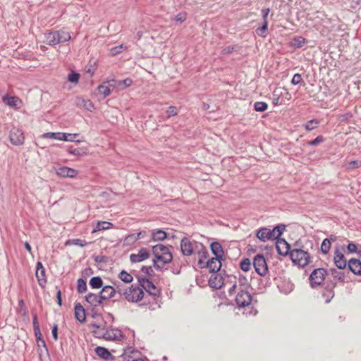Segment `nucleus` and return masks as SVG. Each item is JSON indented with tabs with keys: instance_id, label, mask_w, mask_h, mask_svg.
Here are the masks:
<instances>
[{
	"instance_id": "13",
	"label": "nucleus",
	"mask_w": 361,
	"mask_h": 361,
	"mask_svg": "<svg viewBox=\"0 0 361 361\" xmlns=\"http://www.w3.org/2000/svg\"><path fill=\"white\" fill-rule=\"evenodd\" d=\"M123 337V334L120 329L111 328L105 331L104 339L106 341H121Z\"/></svg>"
},
{
	"instance_id": "5",
	"label": "nucleus",
	"mask_w": 361,
	"mask_h": 361,
	"mask_svg": "<svg viewBox=\"0 0 361 361\" xmlns=\"http://www.w3.org/2000/svg\"><path fill=\"white\" fill-rule=\"evenodd\" d=\"M253 266L259 276H264L268 273V265L263 255L258 254L254 257Z\"/></svg>"
},
{
	"instance_id": "4",
	"label": "nucleus",
	"mask_w": 361,
	"mask_h": 361,
	"mask_svg": "<svg viewBox=\"0 0 361 361\" xmlns=\"http://www.w3.org/2000/svg\"><path fill=\"white\" fill-rule=\"evenodd\" d=\"M144 291L142 288L137 286L132 285L130 287L125 288L123 290V296L125 299L130 302L136 303L144 298Z\"/></svg>"
},
{
	"instance_id": "25",
	"label": "nucleus",
	"mask_w": 361,
	"mask_h": 361,
	"mask_svg": "<svg viewBox=\"0 0 361 361\" xmlns=\"http://www.w3.org/2000/svg\"><path fill=\"white\" fill-rule=\"evenodd\" d=\"M74 312L75 317L78 322L82 323L85 321V311L84 307L80 303H77L75 305Z\"/></svg>"
},
{
	"instance_id": "31",
	"label": "nucleus",
	"mask_w": 361,
	"mask_h": 361,
	"mask_svg": "<svg viewBox=\"0 0 361 361\" xmlns=\"http://www.w3.org/2000/svg\"><path fill=\"white\" fill-rule=\"evenodd\" d=\"M42 137L44 138H51L54 140H63V139H66L65 133H46L42 135Z\"/></svg>"
},
{
	"instance_id": "29",
	"label": "nucleus",
	"mask_w": 361,
	"mask_h": 361,
	"mask_svg": "<svg viewBox=\"0 0 361 361\" xmlns=\"http://www.w3.org/2000/svg\"><path fill=\"white\" fill-rule=\"evenodd\" d=\"M166 238V233L161 229H157L152 233V238L154 241L163 240Z\"/></svg>"
},
{
	"instance_id": "28",
	"label": "nucleus",
	"mask_w": 361,
	"mask_h": 361,
	"mask_svg": "<svg viewBox=\"0 0 361 361\" xmlns=\"http://www.w3.org/2000/svg\"><path fill=\"white\" fill-rule=\"evenodd\" d=\"M114 224L108 221H98L95 228L93 229L92 233L100 231L107 230L113 228Z\"/></svg>"
},
{
	"instance_id": "19",
	"label": "nucleus",
	"mask_w": 361,
	"mask_h": 361,
	"mask_svg": "<svg viewBox=\"0 0 361 361\" xmlns=\"http://www.w3.org/2000/svg\"><path fill=\"white\" fill-rule=\"evenodd\" d=\"M348 267L354 274L360 276L361 275V261L352 258L348 262Z\"/></svg>"
},
{
	"instance_id": "34",
	"label": "nucleus",
	"mask_w": 361,
	"mask_h": 361,
	"mask_svg": "<svg viewBox=\"0 0 361 361\" xmlns=\"http://www.w3.org/2000/svg\"><path fill=\"white\" fill-rule=\"evenodd\" d=\"M67 152L70 154L78 155V156H84L87 154V148L73 149L71 147V148L68 149Z\"/></svg>"
},
{
	"instance_id": "8",
	"label": "nucleus",
	"mask_w": 361,
	"mask_h": 361,
	"mask_svg": "<svg viewBox=\"0 0 361 361\" xmlns=\"http://www.w3.org/2000/svg\"><path fill=\"white\" fill-rule=\"evenodd\" d=\"M235 300L238 307H245L251 305L252 297L249 291L240 290L238 292Z\"/></svg>"
},
{
	"instance_id": "15",
	"label": "nucleus",
	"mask_w": 361,
	"mask_h": 361,
	"mask_svg": "<svg viewBox=\"0 0 361 361\" xmlns=\"http://www.w3.org/2000/svg\"><path fill=\"white\" fill-rule=\"evenodd\" d=\"M276 248L279 255L281 256H286L288 254L290 255V245L284 240L277 238Z\"/></svg>"
},
{
	"instance_id": "36",
	"label": "nucleus",
	"mask_w": 361,
	"mask_h": 361,
	"mask_svg": "<svg viewBox=\"0 0 361 361\" xmlns=\"http://www.w3.org/2000/svg\"><path fill=\"white\" fill-rule=\"evenodd\" d=\"M118 278L121 281L125 283H130L133 279V276L124 270L119 273Z\"/></svg>"
},
{
	"instance_id": "11",
	"label": "nucleus",
	"mask_w": 361,
	"mask_h": 361,
	"mask_svg": "<svg viewBox=\"0 0 361 361\" xmlns=\"http://www.w3.org/2000/svg\"><path fill=\"white\" fill-rule=\"evenodd\" d=\"M11 142L14 145H21L24 143L25 137L23 132L16 128H13L9 134Z\"/></svg>"
},
{
	"instance_id": "47",
	"label": "nucleus",
	"mask_w": 361,
	"mask_h": 361,
	"mask_svg": "<svg viewBox=\"0 0 361 361\" xmlns=\"http://www.w3.org/2000/svg\"><path fill=\"white\" fill-rule=\"evenodd\" d=\"M92 333L96 338H104L105 331H103L102 329H92Z\"/></svg>"
},
{
	"instance_id": "60",
	"label": "nucleus",
	"mask_w": 361,
	"mask_h": 361,
	"mask_svg": "<svg viewBox=\"0 0 361 361\" xmlns=\"http://www.w3.org/2000/svg\"><path fill=\"white\" fill-rule=\"evenodd\" d=\"M141 271L147 276H150L153 273L152 267L148 266H143L141 269Z\"/></svg>"
},
{
	"instance_id": "58",
	"label": "nucleus",
	"mask_w": 361,
	"mask_h": 361,
	"mask_svg": "<svg viewBox=\"0 0 361 361\" xmlns=\"http://www.w3.org/2000/svg\"><path fill=\"white\" fill-rule=\"evenodd\" d=\"M107 257L104 255H97L94 257V260L97 263H105Z\"/></svg>"
},
{
	"instance_id": "63",
	"label": "nucleus",
	"mask_w": 361,
	"mask_h": 361,
	"mask_svg": "<svg viewBox=\"0 0 361 361\" xmlns=\"http://www.w3.org/2000/svg\"><path fill=\"white\" fill-rule=\"evenodd\" d=\"M51 334H52V336H53L54 341H57L58 340V325L57 324L54 325L52 330H51Z\"/></svg>"
},
{
	"instance_id": "41",
	"label": "nucleus",
	"mask_w": 361,
	"mask_h": 361,
	"mask_svg": "<svg viewBox=\"0 0 361 361\" xmlns=\"http://www.w3.org/2000/svg\"><path fill=\"white\" fill-rule=\"evenodd\" d=\"M77 290L79 293H83L87 290L86 281L82 279H79L77 281Z\"/></svg>"
},
{
	"instance_id": "59",
	"label": "nucleus",
	"mask_w": 361,
	"mask_h": 361,
	"mask_svg": "<svg viewBox=\"0 0 361 361\" xmlns=\"http://www.w3.org/2000/svg\"><path fill=\"white\" fill-rule=\"evenodd\" d=\"M133 80L130 78H126L118 82V85H123L124 87H129L132 85Z\"/></svg>"
},
{
	"instance_id": "45",
	"label": "nucleus",
	"mask_w": 361,
	"mask_h": 361,
	"mask_svg": "<svg viewBox=\"0 0 361 361\" xmlns=\"http://www.w3.org/2000/svg\"><path fill=\"white\" fill-rule=\"evenodd\" d=\"M353 118V114L351 112H345L344 114H341L338 115V119L340 122H347L350 121Z\"/></svg>"
},
{
	"instance_id": "44",
	"label": "nucleus",
	"mask_w": 361,
	"mask_h": 361,
	"mask_svg": "<svg viewBox=\"0 0 361 361\" xmlns=\"http://www.w3.org/2000/svg\"><path fill=\"white\" fill-rule=\"evenodd\" d=\"M240 269L244 271H247L250 269L251 262L248 258L243 259L240 264Z\"/></svg>"
},
{
	"instance_id": "12",
	"label": "nucleus",
	"mask_w": 361,
	"mask_h": 361,
	"mask_svg": "<svg viewBox=\"0 0 361 361\" xmlns=\"http://www.w3.org/2000/svg\"><path fill=\"white\" fill-rule=\"evenodd\" d=\"M56 174L61 178H75L78 176V171L73 168L61 166L56 169Z\"/></svg>"
},
{
	"instance_id": "49",
	"label": "nucleus",
	"mask_w": 361,
	"mask_h": 361,
	"mask_svg": "<svg viewBox=\"0 0 361 361\" xmlns=\"http://www.w3.org/2000/svg\"><path fill=\"white\" fill-rule=\"evenodd\" d=\"M78 136V134H70V133H65V137L66 139H63V141H68V142H80V140H75V138Z\"/></svg>"
},
{
	"instance_id": "26",
	"label": "nucleus",
	"mask_w": 361,
	"mask_h": 361,
	"mask_svg": "<svg viewBox=\"0 0 361 361\" xmlns=\"http://www.w3.org/2000/svg\"><path fill=\"white\" fill-rule=\"evenodd\" d=\"M336 286V283H332L331 286H329L325 288L322 293V297L325 300L326 303L330 302L331 299L334 297V288Z\"/></svg>"
},
{
	"instance_id": "2",
	"label": "nucleus",
	"mask_w": 361,
	"mask_h": 361,
	"mask_svg": "<svg viewBox=\"0 0 361 361\" xmlns=\"http://www.w3.org/2000/svg\"><path fill=\"white\" fill-rule=\"evenodd\" d=\"M285 231V226L283 224L275 226L272 230L263 227L257 232V238L262 242L279 238Z\"/></svg>"
},
{
	"instance_id": "18",
	"label": "nucleus",
	"mask_w": 361,
	"mask_h": 361,
	"mask_svg": "<svg viewBox=\"0 0 361 361\" xmlns=\"http://www.w3.org/2000/svg\"><path fill=\"white\" fill-rule=\"evenodd\" d=\"M86 301L92 307H98L103 302L102 296L99 294L89 293L85 296Z\"/></svg>"
},
{
	"instance_id": "27",
	"label": "nucleus",
	"mask_w": 361,
	"mask_h": 361,
	"mask_svg": "<svg viewBox=\"0 0 361 361\" xmlns=\"http://www.w3.org/2000/svg\"><path fill=\"white\" fill-rule=\"evenodd\" d=\"M95 353L102 359L109 360L113 358L112 355L106 348L98 346L94 350Z\"/></svg>"
},
{
	"instance_id": "56",
	"label": "nucleus",
	"mask_w": 361,
	"mask_h": 361,
	"mask_svg": "<svg viewBox=\"0 0 361 361\" xmlns=\"http://www.w3.org/2000/svg\"><path fill=\"white\" fill-rule=\"evenodd\" d=\"M347 250L350 253H355L357 252V246L354 243H350L347 245Z\"/></svg>"
},
{
	"instance_id": "10",
	"label": "nucleus",
	"mask_w": 361,
	"mask_h": 361,
	"mask_svg": "<svg viewBox=\"0 0 361 361\" xmlns=\"http://www.w3.org/2000/svg\"><path fill=\"white\" fill-rule=\"evenodd\" d=\"M138 282L141 288L145 289L146 292L150 295L156 296L159 294V291L154 284L145 277H140Z\"/></svg>"
},
{
	"instance_id": "52",
	"label": "nucleus",
	"mask_w": 361,
	"mask_h": 361,
	"mask_svg": "<svg viewBox=\"0 0 361 361\" xmlns=\"http://www.w3.org/2000/svg\"><path fill=\"white\" fill-rule=\"evenodd\" d=\"M186 17H187V15L185 13H179L173 18V20L183 23L186 20Z\"/></svg>"
},
{
	"instance_id": "14",
	"label": "nucleus",
	"mask_w": 361,
	"mask_h": 361,
	"mask_svg": "<svg viewBox=\"0 0 361 361\" xmlns=\"http://www.w3.org/2000/svg\"><path fill=\"white\" fill-rule=\"evenodd\" d=\"M35 276L39 285L42 288H44L47 283V278L45 274V269L40 262H37V263Z\"/></svg>"
},
{
	"instance_id": "24",
	"label": "nucleus",
	"mask_w": 361,
	"mask_h": 361,
	"mask_svg": "<svg viewBox=\"0 0 361 361\" xmlns=\"http://www.w3.org/2000/svg\"><path fill=\"white\" fill-rule=\"evenodd\" d=\"M212 254L218 258H224V252L221 245L219 242H213L210 245Z\"/></svg>"
},
{
	"instance_id": "35",
	"label": "nucleus",
	"mask_w": 361,
	"mask_h": 361,
	"mask_svg": "<svg viewBox=\"0 0 361 361\" xmlns=\"http://www.w3.org/2000/svg\"><path fill=\"white\" fill-rule=\"evenodd\" d=\"M35 336L37 340V346L39 348L40 346L43 347L47 353H48V348L47 347L45 341L42 338V334L40 331H38L37 334V333H34Z\"/></svg>"
},
{
	"instance_id": "62",
	"label": "nucleus",
	"mask_w": 361,
	"mask_h": 361,
	"mask_svg": "<svg viewBox=\"0 0 361 361\" xmlns=\"http://www.w3.org/2000/svg\"><path fill=\"white\" fill-rule=\"evenodd\" d=\"M234 50H235L234 47H232V46H228V47H224V48L222 49L221 53H222L223 54H231V53H232Z\"/></svg>"
},
{
	"instance_id": "38",
	"label": "nucleus",
	"mask_w": 361,
	"mask_h": 361,
	"mask_svg": "<svg viewBox=\"0 0 361 361\" xmlns=\"http://www.w3.org/2000/svg\"><path fill=\"white\" fill-rule=\"evenodd\" d=\"M319 124V121L317 119H312L307 121V123L304 126L305 128L307 131H311L317 128Z\"/></svg>"
},
{
	"instance_id": "30",
	"label": "nucleus",
	"mask_w": 361,
	"mask_h": 361,
	"mask_svg": "<svg viewBox=\"0 0 361 361\" xmlns=\"http://www.w3.org/2000/svg\"><path fill=\"white\" fill-rule=\"evenodd\" d=\"M152 252H156L157 254L164 255L166 253H171L169 247L162 244H157L154 246H152Z\"/></svg>"
},
{
	"instance_id": "3",
	"label": "nucleus",
	"mask_w": 361,
	"mask_h": 361,
	"mask_svg": "<svg viewBox=\"0 0 361 361\" xmlns=\"http://www.w3.org/2000/svg\"><path fill=\"white\" fill-rule=\"evenodd\" d=\"M290 257L294 264L305 267L310 262V255L307 251L300 248H294L290 252Z\"/></svg>"
},
{
	"instance_id": "1",
	"label": "nucleus",
	"mask_w": 361,
	"mask_h": 361,
	"mask_svg": "<svg viewBox=\"0 0 361 361\" xmlns=\"http://www.w3.org/2000/svg\"><path fill=\"white\" fill-rule=\"evenodd\" d=\"M180 245L181 252L184 256L197 255L199 264L204 263V259L208 257V251L202 243L191 240L187 237H183L181 239Z\"/></svg>"
},
{
	"instance_id": "22",
	"label": "nucleus",
	"mask_w": 361,
	"mask_h": 361,
	"mask_svg": "<svg viewBox=\"0 0 361 361\" xmlns=\"http://www.w3.org/2000/svg\"><path fill=\"white\" fill-rule=\"evenodd\" d=\"M208 283L209 286L214 289H219L224 285L223 278L219 274H214L211 276Z\"/></svg>"
},
{
	"instance_id": "16",
	"label": "nucleus",
	"mask_w": 361,
	"mask_h": 361,
	"mask_svg": "<svg viewBox=\"0 0 361 361\" xmlns=\"http://www.w3.org/2000/svg\"><path fill=\"white\" fill-rule=\"evenodd\" d=\"M225 258H218L214 257L211 258L207 262V267L209 269V271L214 274L217 273L221 267V260Z\"/></svg>"
},
{
	"instance_id": "9",
	"label": "nucleus",
	"mask_w": 361,
	"mask_h": 361,
	"mask_svg": "<svg viewBox=\"0 0 361 361\" xmlns=\"http://www.w3.org/2000/svg\"><path fill=\"white\" fill-rule=\"evenodd\" d=\"M155 259H153V265L156 269H161L166 264L171 262L173 256L171 253L164 255L157 254L153 252Z\"/></svg>"
},
{
	"instance_id": "32",
	"label": "nucleus",
	"mask_w": 361,
	"mask_h": 361,
	"mask_svg": "<svg viewBox=\"0 0 361 361\" xmlns=\"http://www.w3.org/2000/svg\"><path fill=\"white\" fill-rule=\"evenodd\" d=\"M56 32L59 33L58 39L60 43L68 42L71 38L70 33L64 30H56Z\"/></svg>"
},
{
	"instance_id": "57",
	"label": "nucleus",
	"mask_w": 361,
	"mask_h": 361,
	"mask_svg": "<svg viewBox=\"0 0 361 361\" xmlns=\"http://www.w3.org/2000/svg\"><path fill=\"white\" fill-rule=\"evenodd\" d=\"M73 244L75 245L80 246V247H85L88 244V243L86 242L85 240L78 238V239L73 240Z\"/></svg>"
},
{
	"instance_id": "21",
	"label": "nucleus",
	"mask_w": 361,
	"mask_h": 361,
	"mask_svg": "<svg viewBox=\"0 0 361 361\" xmlns=\"http://www.w3.org/2000/svg\"><path fill=\"white\" fill-rule=\"evenodd\" d=\"M145 234V231H140L137 233H132L128 235L123 240V245L130 246L133 245L138 239L143 238Z\"/></svg>"
},
{
	"instance_id": "6",
	"label": "nucleus",
	"mask_w": 361,
	"mask_h": 361,
	"mask_svg": "<svg viewBox=\"0 0 361 361\" xmlns=\"http://www.w3.org/2000/svg\"><path fill=\"white\" fill-rule=\"evenodd\" d=\"M344 247L336 246L334 251V262L339 269H344L348 266L347 260L343 254Z\"/></svg>"
},
{
	"instance_id": "23",
	"label": "nucleus",
	"mask_w": 361,
	"mask_h": 361,
	"mask_svg": "<svg viewBox=\"0 0 361 361\" xmlns=\"http://www.w3.org/2000/svg\"><path fill=\"white\" fill-rule=\"evenodd\" d=\"M59 33L56 31H51L45 34V42L50 46H55L60 43L58 39Z\"/></svg>"
},
{
	"instance_id": "17",
	"label": "nucleus",
	"mask_w": 361,
	"mask_h": 361,
	"mask_svg": "<svg viewBox=\"0 0 361 361\" xmlns=\"http://www.w3.org/2000/svg\"><path fill=\"white\" fill-rule=\"evenodd\" d=\"M149 257V252L146 248H141L137 254H131L130 259L133 263L140 262Z\"/></svg>"
},
{
	"instance_id": "40",
	"label": "nucleus",
	"mask_w": 361,
	"mask_h": 361,
	"mask_svg": "<svg viewBox=\"0 0 361 361\" xmlns=\"http://www.w3.org/2000/svg\"><path fill=\"white\" fill-rule=\"evenodd\" d=\"M331 274L333 276L334 279H338L340 281L343 282L345 281V275L344 273L341 271H338L335 268L330 269Z\"/></svg>"
},
{
	"instance_id": "55",
	"label": "nucleus",
	"mask_w": 361,
	"mask_h": 361,
	"mask_svg": "<svg viewBox=\"0 0 361 361\" xmlns=\"http://www.w3.org/2000/svg\"><path fill=\"white\" fill-rule=\"evenodd\" d=\"M166 113L168 117L174 116L178 114L177 108L176 106H171L168 108Z\"/></svg>"
},
{
	"instance_id": "37",
	"label": "nucleus",
	"mask_w": 361,
	"mask_h": 361,
	"mask_svg": "<svg viewBox=\"0 0 361 361\" xmlns=\"http://www.w3.org/2000/svg\"><path fill=\"white\" fill-rule=\"evenodd\" d=\"M268 30V22H264L263 25L260 27L256 29V33L263 37L265 38L267 36V31Z\"/></svg>"
},
{
	"instance_id": "54",
	"label": "nucleus",
	"mask_w": 361,
	"mask_h": 361,
	"mask_svg": "<svg viewBox=\"0 0 361 361\" xmlns=\"http://www.w3.org/2000/svg\"><path fill=\"white\" fill-rule=\"evenodd\" d=\"M16 97H4L3 99L4 102H6L10 106H13L16 105Z\"/></svg>"
},
{
	"instance_id": "53",
	"label": "nucleus",
	"mask_w": 361,
	"mask_h": 361,
	"mask_svg": "<svg viewBox=\"0 0 361 361\" xmlns=\"http://www.w3.org/2000/svg\"><path fill=\"white\" fill-rule=\"evenodd\" d=\"M302 80V75L299 73H295L291 80V83L295 85H298L301 82Z\"/></svg>"
},
{
	"instance_id": "39",
	"label": "nucleus",
	"mask_w": 361,
	"mask_h": 361,
	"mask_svg": "<svg viewBox=\"0 0 361 361\" xmlns=\"http://www.w3.org/2000/svg\"><path fill=\"white\" fill-rule=\"evenodd\" d=\"M331 247V244L330 243L329 239H324L320 247L322 253L324 255L328 254L330 251Z\"/></svg>"
},
{
	"instance_id": "61",
	"label": "nucleus",
	"mask_w": 361,
	"mask_h": 361,
	"mask_svg": "<svg viewBox=\"0 0 361 361\" xmlns=\"http://www.w3.org/2000/svg\"><path fill=\"white\" fill-rule=\"evenodd\" d=\"M270 12V9L269 8H263L262 10V20L264 22H268L267 17Z\"/></svg>"
},
{
	"instance_id": "33",
	"label": "nucleus",
	"mask_w": 361,
	"mask_h": 361,
	"mask_svg": "<svg viewBox=\"0 0 361 361\" xmlns=\"http://www.w3.org/2000/svg\"><path fill=\"white\" fill-rule=\"evenodd\" d=\"M90 285L92 288H100L103 286V281L99 276H94L90 279Z\"/></svg>"
},
{
	"instance_id": "64",
	"label": "nucleus",
	"mask_w": 361,
	"mask_h": 361,
	"mask_svg": "<svg viewBox=\"0 0 361 361\" xmlns=\"http://www.w3.org/2000/svg\"><path fill=\"white\" fill-rule=\"evenodd\" d=\"M84 106L90 111H92V109L94 108V105L90 100L84 101Z\"/></svg>"
},
{
	"instance_id": "48",
	"label": "nucleus",
	"mask_w": 361,
	"mask_h": 361,
	"mask_svg": "<svg viewBox=\"0 0 361 361\" xmlns=\"http://www.w3.org/2000/svg\"><path fill=\"white\" fill-rule=\"evenodd\" d=\"M324 141V139L323 136L319 135L314 140H313L312 141H309L307 142V145H311V146H317L319 143L323 142Z\"/></svg>"
},
{
	"instance_id": "20",
	"label": "nucleus",
	"mask_w": 361,
	"mask_h": 361,
	"mask_svg": "<svg viewBox=\"0 0 361 361\" xmlns=\"http://www.w3.org/2000/svg\"><path fill=\"white\" fill-rule=\"evenodd\" d=\"M116 294V288L111 286H103L99 295L102 296L103 300L112 298Z\"/></svg>"
},
{
	"instance_id": "42",
	"label": "nucleus",
	"mask_w": 361,
	"mask_h": 361,
	"mask_svg": "<svg viewBox=\"0 0 361 361\" xmlns=\"http://www.w3.org/2000/svg\"><path fill=\"white\" fill-rule=\"evenodd\" d=\"M268 108V105L264 102H256L254 104V109L256 111L263 112Z\"/></svg>"
},
{
	"instance_id": "7",
	"label": "nucleus",
	"mask_w": 361,
	"mask_h": 361,
	"mask_svg": "<svg viewBox=\"0 0 361 361\" xmlns=\"http://www.w3.org/2000/svg\"><path fill=\"white\" fill-rule=\"evenodd\" d=\"M326 275V270L323 268H318L313 270L310 276V283L311 287L315 288L324 281Z\"/></svg>"
},
{
	"instance_id": "43",
	"label": "nucleus",
	"mask_w": 361,
	"mask_h": 361,
	"mask_svg": "<svg viewBox=\"0 0 361 361\" xmlns=\"http://www.w3.org/2000/svg\"><path fill=\"white\" fill-rule=\"evenodd\" d=\"M97 90L99 92L103 95L104 98L108 97L111 94V89L108 86L100 85L98 86Z\"/></svg>"
},
{
	"instance_id": "51",
	"label": "nucleus",
	"mask_w": 361,
	"mask_h": 361,
	"mask_svg": "<svg viewBox=\"0 0 361 361\" xmlns=\"http://www.w3.org/2000/svg\"><path fill=\"white\" fill-rule=\"evenodd\" d=\"M32 325H33L34 333L37 334L38 331H40V329H39V322L37 320V317L36 314H35L33 316Z\"/></svg>"
},
{
	"instance_id": "50",
	"label": "nucleus",
	"mask_w": 361,
	"mask_h": 361,
	"mask_svg": "<svg viewBox=\"0 0 361 361\" xmlns=\"http://www.w3.org/2000/svg\"><path fill=\"white\" fill-rule=\"evenodd\" d=\"M90 326L92 329H102L103 331H107L108 329L106 328V324L104 322L102 323H92L90 324Z\"/></svg>"
},
{
	"instance_id": "46",
	"label": "nucleus",
	"mask_w": 361,
	"mask_h": 361,
	"mask_svg": "<svg viewBox=\"0 0 361 361\" xmlns=\"http://www.w3.org/2000/svg\"><path fill=\"white\" fill-rule=\"evenodd\" d=\"M80 78V74L75 72H71L68 75V80L73 83H78Z\"/></svg>"
}]
</instances>
